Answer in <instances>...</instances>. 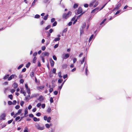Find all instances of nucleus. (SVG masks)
<instances>
[{
    "label": "nucleus",
    "instance_id": "obj_1",
    "mask_svg": "<svg viewBox=\"0 0 132 132\" xmlns=\"http://www.w3.org/2000/svg\"><path fill=\"white\" fill-rule=\"evenodd\" d=\"M98 2L96 1V0H93L90 3L89 6L90 7H95L98 5Z\"/></svg>",
    "mask_w": 132,
    "mask_h": 132
},
{
    "label": "nucleus",
    "instance_id": "obj_2",
    "mask_svg": "<svg viewBox=\"0 0 132 132\" xmlns=\"http://www.w3.org/2000/svg\"><path fill=\"white\" fill-rule=\"evenodd\" d=\"M49 53L46 52H44L41 54L40 55V57L41 58L42 61L43 63H44L45 62L44 57L45 56H49Z\"/></svg>",
    "mask_w": 132,
    "mask_h": 132
},
{
    "label": "nucleus",
    "instance_id": "obj_3",
    "mask_svg": "<svg viewBox=\"0 0 132 132\" xmlns=\"http://www.w3.org/2000/svg\"><path fill=\"white\" fill-rule=\"evenodd\" d=\"M71 12H69L67 14H63L62 15L63 18L65 19H67L71 16Z\"/></svg>",
    "mask_w": 132,
    "mask_h": 132
},
{
    "label": "nucleus",
    "instance_id": "obj_4",
    "mask_svg": "<svg viewBox=\"0 0 132 132\" xmlns=\"http://www.w3.org/2000/svg\"><path fill=\"white\" fill-rule=\"evenodd\" d=\"M36 127L38 129L40 130H42L44 129V126L41 127L39 124H38L36 126Z\"/></svg>",
    "mask_w": 132,
    "mask_h": 132
},
{
    "label": "nucleus",
    "instance_id": "obj_5",
    "mask_svg": "<svg viewBox=\"0 0 132 132\" xmlns=\"http://www.w3.org/2000/svg\"><path fill=\"white\" fill-rule=\"evenodd\" d=\"M16 77L17 76L15 75H12L8 78V80L10 81L12 79L16 78Z\"/></svg>",
    "mask_w": 132,
    "mask_h": 132
},
{
    "label": "nucleus",
    "instance_id": "obj_6",
    "mask_svg": "<svg viewBox=\"0 0 132 132\" xmlns=\"http://www.w3.org/2000/svg\"><path fill=\"white\" fill-rule=\"evenodd\" d=\"M6 117V114L5 113L2 114L0 116V120H5V117Z\"/></svg>",
    "mask_w": 132,
    "mask_h": 132
},
{
    "label": "nucleus",
    "instance_id": "obj_7",
    "mask_svg": "<svg viewBox=\"0 0 132 132\" xmlns=\"http://www.w3.org/2000/svg\"><path fill=\"white\" fill-rule=\"evenodd\" d=\"M99 11V7H98L92 10L91 12V13H97Z\"/></svg>",
    "mask_w": 132,
    "mask_h": 132
},
{
    "label": "nucleus",
    "instance_id": "obj_8",
    "mask_svg": "<svg viewBox=\"0 0 132 132\" xmlns=\"http://www.w3.org/2000/svg\"><path fill=\"white\" fill-rule=\"evenodd\" d=\"M28 113V109L27 108H26L24 110V117H27L28 116V115L27 114Z\"/></svg>",
    "mask_w": 132,
    "mask_h": 132
},
{
    "label": "nucleus",
    "instance_id": "obj_9",
    "mask_svg": "<svg viewBox=\"0 0 132 132\" xmlns=\"http://www.w3.org/2000/svg\"><path fill=\"white\" fill-rule=\"evenodd\" d=\"M82 12V9L81 8H79L77 11V13L78 14H79Z\"/></svg>",
    "mask_w": 132,
    "mask_h": 132
},
{
    "label": "nucleus",
    "instance_id": "obj_10",
    "mask_svg": "<svg viewBox=\"0 0 132 132\" xmlns=\"http://www.w3.org/2000/svg\"><path fill=\"white\" fill-rule=\"evenodd\" d=\"M44 100V98L42 96H40L39 98L38 99V100H39L40 101H43Z\"/></svg>",
    "mask_w": 132,
    "mask_h": 132
},
{
    "label": "nucleus",
    "instance_id": "obj_11",
    "mask_svg": "<svg viewBox=\"0 0 132 132\" xmlns=\"http://www.w3.org/2000/svg\"><path fill=\"white\" fill-rule=\"evenodd\" d=\"M69 54H65L64 56H63V58L64 59H66L69 57Z\"/></svg>",
    "mask_w": 132,
    "mask_h": 132
},
{
    "label": "nucleus",
    "instance_id": "obj_12",
    "mask_svg": "<svg viewBox=\"0 0 132 132\" xmlns=\"http://www.w3.org/2000/svg\"><path fill=\"white\" fill-rule=\"evenodd\" d=\"M50 61L51 63V66L52 67H53L54 63V61L52 59H51L50 60Z\"/></svg>",
    "mask_w": 132,
    "mask_h": 132
},
{
    "label": "nucleus",
    "instance_id": "obj_13",
    "mask_svg": "<svg viewBox=\"0 0 132 132\" xmlns=\"http://www.w3.org/2000/svg\"><path fill=\"white\" fill-rule=\"evenodd\" d=\"M18 86V85L16 83H14L13 84L12 87L14 88H16Z\"/></svg>",
    "mask_w": 132,
    "mask_h": 132
},
{
    "label": "nucleus",
    "instance_id": "obj_14",
    "mask_svg": "<svg viewBox=\"0 0 132 132\" xmlns=\"http://www.w3.org/2000/svg\"><path fill=\"white\" fill-rule=\"evenodd\" d=\"M40 120L39 119H37L36 117H34L33 118V120L34 121H39Z\"/></svg>",
    "mask_w": 132,
    "mask_h": 132
},
{
    "label": "nucleus",
    "instance_id": "obj_15",
    "mask_svg": "<svg viewBox=\"0 0 132 132\" xmlns=\"http://www.w3.org/2000/svg\"><path fill=\"white\" fill-rule=\"evenodd\" d=\"M60 38L59 37L55 38L54 40L53 41V42H55L59 41L60 40Z\"/></svg>",
    "mask_w": 132,
    "mask_h": 132
},
{
    "label": "nucleus",
    "instance_id": "obj_16",
    "mask_svg": "<svg viewBox=\"0 0 132 132\" xmlns=\"http://www.w3.org/2000/svg\"><path fill=\"white\" fill-rule=\"evenodd\" d=\"M47 111L48 113H50L51 111V109L50 107L48 108L47 110Z\"/></svg>",
    "mask_w": 132,
    "mask_h": 132
},
{
    "label": "nucleus",
    "instance_id": "obj_17",
    "mask_svg": "<svg viewBox=\"0 0 132 132\" xmlns=\"http://www.w3.org/2000/svg\"><path fill=\"white\" fill-rule=\"evenodd\" d=\"M121 6V4L120 3H119L118 4L117 6H116V7L115 8V9H119V8L120 7V6Z\"/></svg>",
    "mask_w": 132,
    "mask_h": 132
},
{
    "label": "nucleus",
    "instance_id": "obj_18",
    "mask_svg": "<svg viewBox=\"0 0 132 132\" xmlns=\"http://www.w3.org/2000/svg\"><path fill=\"white\" fill-rule=\"evenodd\" d=\"M93 36H94L93 35H92L91 36L89 39V42H90V41H91V40L93 39Z\"/></svg>",
    "mask_w": 132,
    "mask_h": 132
},
{
    "label": "nucleus",
    "instance_id": "obj_19",
    "mask_svg": "<svg viewBox=\"0 0 132 132\" xmlns=\"http://www.w3.org/2000/svg\"><path fill=\"white\" fill-rule=\"evenodd\" d=\"M85 59V57H84L83 59H82V60H81L80 61V62H81V64H82L84 62V60Z\"/></svg>",
    "mask_w": 132,
    "mask_h": 132
},
{
    "label": "nucleus",
    "instance_id": "obj_20",
    "mask_svg": "<svg viewBox=\"0 0 132 132\" xmlns=\"http://www.w3.org/2000/svg\"><path fill=\"white\" fill-rule=\"evenodd\" d=\"M37 59V58L36 57H34V58H33V62L34 63H35L36 62V60Z\"/></svg>",
    "mask_w": 132,
    "mask_h": 132
},
{
    "label": "nucleus",
    "instance_id": "obj_21",
    "mask_svg": "<svg viewBox=\"0 0 132 132\" xmlns=\"http://www.w3.org/2000/svg\"><path fill=\"white\" fill-rule=\"evenodd\" d=\"M34 72H32L30 73V76L32 78V77H34Z\"/></svg>",
    "mask_w": 132,
    "mask_h": 132
},
{
    "label": "nucleus",
    "instance_id": "obj_22",
    "mask_svg": "<svg viewBox=\"0 0 132 132\" xmlns=\"http://www.w3.org/2000/svg\"><path fill=\"white\" fill-rule=\"evenodd\" d=\"M22 110L21 109H19L18 111V112L16 113V114H20L21 113Z\"/></svg>",
    "mask_w": 132,
    "mask_h": 132
},
{
    "label": "nucleus",
    "instance_id": "obj_23",
    "mask_svg": "<svg viewBox=\"0 0 132 132\" xmlns=\"http://www.w3.org/2000/svg\"><path fill=\"white\" fill-rule=\"evenodd\" d=\"M25 86L26 88V89H27V91H29V89L28 88V85L27 84H25Z\"/></svg>",
    "mask_w": 132,
    "mask_h": 132
},
{
    "label": "nucleus",
    "instance_id": "obj_24",
    "mask_svg": "<svg viewBox=\"0 0 132 132\" xmlns=\"http://www.w3.org/2000/svg\"><path fill=\"white\" fill-rule=\"evenodd\" d=\"M48 16V15L47 14L43 18L45 20H47Z\"/></svg>",
    "mask_w": 132,
    "mask_h": 132
},
{
    "label": "nucleus",
    "instance_id": "obj_25",
    "mask_svg": "<svg viewBox=\"0 0 132 132\" xmlns=\"http://www.w3.org/2000/svg\"><path fill=\"white\" fill-rule=\"evenodd\" d=\"M9 76V75L8 74L7 75H6L5 77H4L3 78L4 79H6L7 78H8Z\"/></svg>",
    "mask_w": 132,
    "mask_h": 132
},
{
    "label": "nucleus",
    "instance_id": "obj_26",
    "mask_svg": "<svg viewBox=\"0 0 132 132\" xmlns=\"http://www.w3.org/2000/svg\"><path fill=\"white\" fill-rule=\"evenodd\" d=\"M78 6V5L77 4H74V6H73V8L74 9H76V8H77Z\"/></svg>",
    "mask_w": 132,
    "mask_h": 132
},
{
    "label": "nucleus",
    "instance_id": "obj_27",
    "mask_svg": "<svg viewBox=\"0 0 132 132\" xmlns=\"http://www.w3.org/2000/svg\"><path fill=\"white\" fill-rule=\"evenodd\" d=\"M23 64H21L19 65L18 68L17 69H21L23 66Z\"/></svg>",
    "mask_w": 132,
    "mask_h": 132
},
{
    "label": "nucleus",
    "instance_id": "obj_28",
    "mask_svg": "<svg viewBox=\"0 0 132 132\" xmlns=\"http://www.w3.org/2000/svg\"><path fill=\"white\" fill-rule=\"evenodd\" d=\"M51 118V117H48L47 119V121L48 122H50Z\"/></svg>",
    "mask_w": 132,
    "mask_h": 132
},
{
    "label": "nucleus",
    "instance_id": "obj_29",
    "mask_svg": "<svg viewBox=\"0 0 132 132\" xmlns=\"http://www.w3.org/2000/svg\"><path fill=\"white\" fill-rule=\"evenodd\" d=\"M40 16L39 15L36 14L35 15V18H38L40 17Z\"/></svg>",
    "mask_w": 132,
    "mask_h": 132
},
{
    "label": "nucleus",
    "instance_id": "obj_30",
    "mask_svg": "<svg viewBox=\"0 0 132 132\" xmlns=\"http://www.w3.org/2000/svg\"><path fill=\"white\" fill-rule=\"evenodd\" d=\"M37 53L36 52H34L33 54V56L34 57H36V56L37 55Z\"/></svg>",
    "mask_w": 132,
    "mask_h": 132
},
{
    "label": "nucleus",
    "instance_id": "obj_31",
    "mask_svg": "<svg viewBox=\"0 0 132 132\" xmlns=\"http://www.w3.org/2000/svg\"><path fill=\"white\" fill-rule=\"evenodd\" d=\"M51 27V26L49 25L47 26L46 27L45 29V30H47L49 29Z\"/></svg>",
    "mask_w": 132,
    "mask_h": 132
},
{
    "label": "nucleus",
    "instance_id": "obj_32",
    "mask_svg": "<svg viewBox=\"0 0 132 132\" xmlns=\"http://www.w3.org/2000/svg\"><path fill=\"white\" fill-rule=\"evenodd\" d=\"M30 64V62H28L26 65V67L27 68H28Z\"/></svg>",
    "mask_w": 132,
    "mask_h": 132
},
{
    "label": "nucleus",
    "instance_id": "obj_33",
    "mask_svg": "<svg viewBox=\"0 0 132 132\" xmlns=\"http://www.w3.org/2000/svg\"><path fill=\"white\" fill-rule=\"evenodd\" d=\"M9 97L11 100L13 99V96L12 95H9Z\"/></svg>",
    "mask_w": 132,
    "mask_h": 132
},
{
    "label": "nucleus",
    "instance_id": "obj_34",
    "mask_svg": "<svg viewBox=\"0 0 132 132\" xmlns=\"http://www.w3.org/2000/svg\"><path fill=\"white\" fill-rule=\"evenodd\" d=\"M58 75L60 78H62V76H61V72H59L58 73Z\"/></svg>",
    "mask_w": 132,
    "mask_h": 132
},
{
    "label": "nucleus",
    "instance_id": "obj_35",
    "mask_svg": "<svg viewBox=\"0 0 132 132\" xmlns=\"http://www.w3.org/2000/svg\"><path fill=\"white\" fill-rule=\"evenodd\" d=\"M46 127L47 128H49L50 127V126L48 124H46L45 125Z\"/></svg>",
    "mask_w": 132,
    "mask_h": 132
},
{
    "label": "nucleus",
    "instance_id": "obj_36",
    "mask_svg": "<svg viewBox=\"0 0 132 132\" xmlns=\"http://www.w3.org/2000/svg\"><path fill=\"white\" fill-rule=\"evenodd\" d=\"M20 117L19 116L17 117L15 119V120L16 121H17L18 120L20 119Z\"/></svg>",
    "mask_w": 132,
    "mask_h": 132
},
{
    "label": "nucleus",
    "instance_id": "obj_37",
    "mask_svg": "<svg viewBox=\"0 0 132 132\" xmlns=\"http://www.w3.org/2000/svg\"><path fill=\"white\" fill-rule=\"evenodd\" d=\"M50 102L51 103H53V98L52 97H51L50 99Z\"/></svg>",
    "mask_w": 132,
    "mask_h": 132
},
{
    "label": "nucleus",
    "instance_id": "obj_38",
    "mask_svg": "<svg viewBox=\"0 0 132 132\" xmlns=\"http://www.w3.org/2000/svg\"><path fill=\"white\" fill-rule=\"evenodd\" d=\"M36 115L37 116L39 117V116H40L41 115V114L40 112H38V113H37L36 114Z\"/></svg>",
    "mask_w": 132,
    "mask_h": 132
},
{
    "label": "nucleus",
    "instance_id": "obj_39",
    "mask_svg": "<svg viewBox=\"0 0 132 132\" xmlns=\"http://www.w3.org/2000/svg\"><path fill=\"white\" fill-rule=\"evenodd\" d=\"M57 24V22H55L53 24V26H55Z\"/></svg>",
    "mask_w": 132,
    "mask_h": 132
},
{
    "label": "nucleus",
    "instance_id": "obj_40",
    "mask_svg": "<svg viewBox=\"0 0 132 132\" xmlns=\"http://www.w3.org/2000/svg\"><path fill=\"white\" fill-rule=\"evenodd\" d=\"M106 19H104L103 20L101 23L100 24L101 25H102V24L104 23V22L106 20Z\"/></svg>",
    "mask_w": 132,
    "mask_h": 132
},
{
    "label": "nucleus",
    "instance_id": "obj_41",
    "mask_svg": "<svg viewBox=\"0 0 132 132\" xmlns=\"http://www.w3.org/2000/svg\"><path fill=\"white\" fill-rule=\"evenodd\" d=\"M24 102L23 101H21V102L20 103V105H21V106H22L23 105V104H24Z\"/></svg>",
    "mask_w": 132,
    "mask_h": 132
},
{
    "label": "nucleus",
    "instance_id": "obj_42",
    "mask_svg": "<svg viewBox=\"0 0 132 132\" xmlns=\"http://www.w3.org/2000/svg\"><path fill=\"white\" fill-rule=\"evenodd\" d=\"M13 121V119H11V120H9L8 121V124H10V123H11Z\"/></svg>",
    "mask_w": 132,
    "mask_h": 132
},
{
    "label": "nucleus",
    "instance_id": "obj_43",
    "mask_svg": "<svg viewBox=\"0 0 132 132\" xmlns=\"http://www.w3.org/2000/svg\"><path fill=\"white\" fill-rule=\"evenodd\" d=\"M45 49H46V47L44 46H43L42 47V49L43 51L45 50Z\"/></svg>",
    "mask_w": 132,
    "mask_h": 132
},
{
    "label": "nucleus",
    "instance_id": "obj_44",
    "mask_svg": "<svg viewBox=\"0 0 132 132\" xmlns=\"http://www.w3.org/2000/svg\"><path fill=\"white\" fill-rule=\"evenodd\" d=\"M63 81V79H59L58 81L59 83H61Z\"/></svg>",
    "mask_w": 132,
    "mask_h": 132
},
{
    "label": "nucleus",
    "instance_id": "obj_45",
    "mask_svg": "<svg viewBox=\"0 0 132 132\" xmlns=\"http://www.w3.org/2000/svg\"><path fill=\"white\" fill-rule=\"evenodd\" d=\"M44 88V87L43 86H40L38 87V89H39H39H43Z\"/></svg>",
    "mask_w": 132,
    "mask_h": 132
},
{
    "label": "nucleus",
    "instance_id": "obj_46",
    "mask_svg": "<svg viewBox=\"0 0 132 132\" xmlns=\"http://www.w3.org/2000/svg\"><path fill=\"white\" fill-rule=\"evenodd\" d=\"M107 3H106L105 5H104L101 8H99V11H100L101 10H102L103 9V8L104 7H105L106 5L107 4Z\"/></svg>",
    "mask_w": 132,
    "mask_h": 132
},
{
    "label": "nucleus",
    "instance_id": "obj_47",
    "mask_svg": "<svg viewBox=\"0 0 132 132\" xmlns=\"http://www.w3.org/2000/svg\"><path fill=\"white\" fill-rule=\"evenodd\" d=\"M24 80L23 79H21L20 80V83L23 84L24 82Z\"/></svg>",
    "mask_w": 132,
    "mask_h": 132
},
{
    "label": "nucleus",
    "instance_id": "obj_48",
    "mask_svg": "<svg viewBox=\"0 0 132 132\" xmlns=\"http://www.w3.org/2000/svg\"><path fill=\"white\" fill-rule=\"evenodd\" d=\"M56 71V69L55 68L53 69V72L54 73H55Z\"/></svg>",
    "mask_w": 132,
    "mask_h": 132
},
{
    "label": "nucleus",
    "instance_id": "obj_49",
    "mask_svg": "<svg viewBox=\"0 0 132 132\" xmlns=\"http://www.w3.org/2000/svg\"><path fill=\"white\" fill-rule=\"evenodd\" d=\"M53 57L54 60H56H56L57 58H56V56L55 55H53Z\"/></svg>",
    "mask_w": 132,
    "mask_h": 132
},
{
    "label": "nucleus",
    "instance_id": "obj_50",
    "mask_svg": "<svg viewBox=\"0 0 132 132\" xmlns=\"http://www.w3.org/2000/svg\"><path fill=\"white\" fill-rule=\"evenodd\" d=\"M29 116L30 117H31V118H33V117H34V116L33 114H29Z\"/></svg>",
    "mask_w": 132,
    "mask_h": 132
},
{
    "label": "nucleus",
    "instance_id": "obj_51",
    "mask_svg": "<svg viewBox=\"0 0 132 132\" xmlns=\"http://www.w3.org/2000/svg\"><path fill=\"white\" fill-rule=\"evenodd\" d=\"M35 3L36 2H35L33 1L32 3L31 6H34L35 5Z\"/></svg>",
    "mask_w": 132,
    "mask_h": 132
},
{
    "label": "nucleus",
    "instance_id": "obj_52",
    "mask_svg": "<svg viewBox=\"0 0 132 132\" xmlns=\"http://www.w3.org/2000/svg\"><path fill=\"white\" fill-rule=\"evenodd\" d=\"M41 104L40 103H39L37 104V106L38 107H39L41 105Z\"/></svg>",
    "mask_w": 132,
    "mask_h": 132
},
{
    "label": "nucleus",
    "instance_id": "obj_53",
    "mask_svg": "<svg viewBox=\"0 0 132 132\" xmlns=\"http://www.w3.org/2000/svg\"><path fill=\"white\" fill-rule=\"evenodd\" d=\"M8 103L9 105H11L12 104V102L11 101H9L8 102Z\"/></svg>",
    "mask_w": 132,
    "mask_h": 132
},
{
    "label": "nucleus",
    "instance_id": "obj_54",
    "mask_svg": "<svg viewBox=\"0 0 132 132\" xmlns=\"http://www.w3.org/2000/svg\"><path fill=\"white\" fill-rule=\"evenodd\" d=\"M73 63H75L77 61V59L76 58H74L73 60Z\"/></svg>",
    "mask_w": 132,
    "mask_h": 132
},
{
    "label": "nucleus",
    "instance_id": "obj_55",
    "mask_svg": "<svg viewBox=\"0 0 132 132\" xmlns=\"http://www.w3.org/2000/svg\"><path fill=\"white\" fill-rule=\"evenodd\" d=\"M20 106L19 105H17L15 107V108L16 109H18L20 108Z\"/></svg>",
    "mask_w": 132,
    "mask_h": 132
},
{
    "label": "nucleus",
    "instance_id": "obj_56",
    "mask_svg": "<svg viewBox=\"0 0 132 132\" xmlns=\"http://www.w3.org/2000/svg\"><path fill=\"white\" fill-rule=\"evenodd\" d=\"M45 106V104H43L42 105V108H44Z\"/></svg>",
    "mask_w": 132,
    "mask_h": 132
},
{
    "label": "nucleus",
    "instance_id": "obj_57",
    "mask_svg": "<svg viewBox=\"0 0 132 132\" xmlns=\"http://www.w3.org/2000/svg\"><path fill=\"white\" fill-rule=\"evenodd\" d=\"M58 46L59 45L58 44H56L54 45V48H56L58 47Z\"/></svg>",
    "mask_w": 132,
    "mask_h": 132
},
{
    "label": "nucleus",
    "instance_id": "obj_58",
    "mask_svg": "<svg viewBox=\"0 0 132 132\" xmlns=\"http://www.w3.org/2000/svg\"><path fill=\"white\" fill-rule=\"evenodd\" d=\"M36 108H35L32 109V111L33 112H35L36 111Z\"/></svg>",
    "mask_w": 132,
    "mask_h": 132
},
{
    "label": "nucleus",
    "instance_id": "obj_59",
    "mask_svg": "<svg viewBox=\"0 0 132 132\" xmlns=\"http://www.w3.org/2000/svg\"><path fill=\"white\" fill-rule=\"evenodd\" d=\"M55 18H52L51 19V22H53L55 21Z\"/></svg>",
    "mask_w": 132,
    "mask_h": 132
},
{
    "label": "nucleus",
    "instance_id": "obj_60",
    "mask_svg": "<svg viewBox=\"0 0 132 132\" xmlns=\"http://www.w3.org/2000/svg\"><path fill=\"white\" fill-rule=\"evenodd\" d=\"M44 23V22L42 20L40 22V25H42Z\"/></svg>",
    "mask_w": 132,
    "mask_h": 132
},
{
    "label": "nucleus",
    "instance_id": "obj_61",
    "mask_svg": "<svg viewBox=\"0 0 132 132\" xmlns=\"http://www.w3.org/2000/svg\"><path fill=\"white\" fill-rule=\"evenodd\" d=\"M44 120H46L47 119V117L46 116H44Z\"/></svg>",
    "mask_w": 132,
    "mask_h": 132
},
{
    "label": "nucleus",
    "instance_id": "obj_62",
    "mask_svg": "<svg viewBox=\"0 0 132 132\" xmlns=\"http://www.w3.org/2000/svg\"><path fill=\"white\" fill-rule=\"evenodd\" d=\"M67 75H64L63 76V78L64 79H65L66 78H67Z\"/></svg>",
    "mask_w": 132,
    "mask_h": 132
},
{
    "label": "nucleus",
    "instance_id": "obj_63",
    "mask_svg": "<svg viewBox=\"0 0 132 132\" xmlns=\"http://www.w3.org/2000/svg\"><path fill=\"white\" fill-rule=\"evenodd\" d=\"M32 108V106L31 105H29L28 107V109L30 110Z\"/></svg>",
    "mask_w": 132,
    "mask_h": 132
},
{
    "label": "nucleus",
    "instance_id": "obj_64",
    "mask_svg": "<svg viewBox=\"0 0 132 132\" xmlns=\"http://www.w3.org/2000/svg\"><path fill=\"white\" fill-rule=\"evenodd\" d=\"M26 70V68H23L22 69V71L23 72H25Z\"/></svg>",
    "mask_w": 132,
    "mask_h": 132
}]
</instances>
